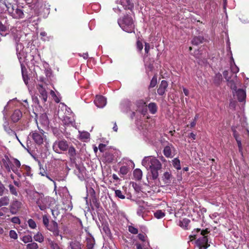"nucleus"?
Segmentation results:
<instances>
[{"label": "nucleus", "instance_id": "18", "mask_svg": "<svg viewBox=\"0 0 249 249\" xmlns=\"http://www.w3.org/2000/svg\"><path fill=\"white\" fill-rule=\"evenodd\" d=\"M118 1L121 3L125 9L132 10L134 7V4L130 0H118Z\"/></svg>", "mask_w": 249, "mask_h": 249}, {"label": "nucleus", "instance_id": "50", "mask_svg": "<svg viewBox=\"0 0 249 249\" xmlns=\"http://www.w3.org/2000/svg\"><path fill=\"white\" fill-rule=\"evenodd\" d=\"M223 74L227 81H230L231 79V76L229 75V72L228 71H224Z\"/></svg>", "mask_w": 249, "mask_h": 249}, {"label": "nucleus", "instance_id": "19", "mask_svg": "<svg viewBox=\"0 0 249 249\" xmlns=\"http://www.w3.org/2000/svg\"><path fill=\"white\" fill-rule=\"evenodd\" d=\"M68 154L71 161H74L76 160V150L74 147L72 145L69 146L68 149Z\"/></svg>", "mask_w": 249, "mask_h": 249}, {"label": "nucleus", "instance_id": "17", "mask_svg": "<svg viewBox=\"0 0 249 249\" xmlns=\"http://www.w3.org/2000/svg\"><path fill=\"white\" fill-rule=\"evenodd\" d=\"M20 161L18 159L14 158L13 164V166H12V171L19 177H20V175L18 173V169L20 168Z\"/></svg>", "mask_w": 249, "mask_h": 249}, {"label": "nucleus", "instance_id": "42", "mask_svg": "<svg viewBox=\"0 0 249 249\" xmlns=\"http://www.w3.org/2000/svg\"><path fill=\"white\" fill-rule=\"evenodd\" d=\"M21 240L24 243H27L32 242L33 241V238L31 235H25L22 237Z\"/></svg>", "mask_w": 249, "mask_h": 249}, {"label": "nucleus", "instance_id": "9", "mask_svg": "<svg viewBox=\"0 0 249 249\" xmlns=\"http://www.w3.org/2000/svg\"><path fill=\"white\" fill-rule=\"evenodd\" d=\"M208 238L207 236H202L199 238L196 241L197 246L199 249H206L210 245L208 243Z\"/></svg>", "mask_w": 249, "mask_h": 249}, {"label": "nucleus", "instance_id": "23", "mask_svg": "<svg viewBox=\"0 0 249 249\" xmlns=\"http://www.w3.org/2000/svg\"><path fill=\"white\" fill-rule=\"evenodd\" d=\"M172 175L170 172H165L162 176V180L165 183H170L171 181Z\"/></svg>", "mask_w": 249, "mask_h": 249}, {"label": "nucleus", "instance_id": "25", "mask_svg": "<svg viewBox=\"0 0 249 249\" xmlns=\"http://www.w3.org/2000/svg\"><path fill=\"white\" fill-rule=\"evenodd\" d=\"M103 158L106 162L111 163L114 160V156L111 153L107 152L105 153Z\"/></svg>", "mask_w": 249, "mask_h": 249}, {"label": "nucleus", "instance_id": "3", "mask_svg": "<svg viewBox=\"0 0 249 249\" xmlns=\"http://www.w3.org/2000/svg\"><path fill=\"white\" fill-rule=\"evenodd\" d=\"M69 146L68 142L65 139L58 140L53 143V149L55 153L60 154L62 152L66 151Z\"/></svg>", "mask_w": 249, "mask_h": 249}, {"label": "nucleus", "instance_id": "41", "mask_svg": "<svg viewBox=\"0 0 249 249\" xmlns=\"http://www.w3.org/2000/svg\"><path fill=\"white\" fill-rule=\"evenodd\" d=\"M8 187L10 190V192L12 195L16 196H18V190L12 184H9Z\"/></svg>", "mask_w": 249, "mask_h": 249}, {"label": "nucleus", "instance_id": "43", "mask_svg": "<svg viewBox=\"0 0 249 249\" xmlns=\"http://www.w3.org/2000/svg\"><path fill=\"white\" fill-rule=\"evenodd\" d=\"M38 246L37 243L31 242L26 245V249H38Z\"/></svg>", "mask_w": 249, "mask_h": 249}, {"label": "nucleus", "instance_id": "14", "mask_svg": "<svg viewBox=\"0 0 249 249\" xmlns=\"http://www.w3.org/2000/svg\"><path fill=\"white\" fill-rule=\"evenodd\" d=\"M29 199L32 201H36L39 199L40 196L42 194V193H39L38 192L35 190H29L27 192Z\"/></svg>", "mask_w": 249, "mask_h": 249}, {"label": "nucleus", "instance_id": "56", "mask_svg": "<svg viewBox=\"0 0 249 249\" xmlns=\"http://www.w3.org/2000/svg\"><path fill=\"white\" fill-rule=\"evenodd\" d=\"M5 190L6 188L4 185L2 183L1 181L0 180V196H3Z\"/></svg>", "mask_w": 249, "mask_h": 249}, {"label": "nucleus", "instance_id": "27", "mask_svg": "<svg viewBox=\"0 0 249 249\" xmlns=\"http://www.w3.org/2000/svg\"><path fill=\"white\" fill-rule=\"evenodd\" d=\"M10 203L9 197L8 196H4L0 198V207L2 206H7Z\"/></svg>", "mask_w": 249, "mask_h": 249}, {"label": "nucleus", "instance_id": "22", "mask_svg": "<svg viewBox=\"0 0 249 249\" xmlns=\"http://www.w3.org/2000/svg\"><path fill=\"white\" fill-rule=\"evenodd\" d=\"M174 148L172 144L166 146L163 149V154L166 158L172 157V149Z\"/></svg>", "mask_w": 249, "mask_h": 249}, {"label": "nucleus", "instance_id": "8", "mask_svg": "<svg viewBox=\"0 0 249 249\" xmlns=\"http://www.w3.org/2000/svg\"><path fill=\"white\" fill-rule=\"evenodd\" d=\"M17 55L18 57V58L20 64V67L21 69V73L22 74H28V71L27 70V69L25 67V66L23 64V61H22V57H24L25 60L27 61L28 59H27V56L26 55H24V52L22 51L21 52H17Z\"/></svg>", "mask_w": 249, "mask_h": 249}, {"label": "nucleus", "instance_id": "16", "mask_svg": "<svg viewBox=\"0 0 249 249\" xmlns=\"http://www.w3.org/2000/svg\"><path fill=\"white\" fill-rule=\"evenodd\" d=\"M2 162L6 172L7 173L11 172V171L12 170V166H10V164H12V162L7 156H5V159H3L2 160Z\"/></svg>", "mask_w": 249, "mask_h": 249}, {"label": "nucleus", "instance_id": "55", "mask_svg": "<svg viewBox=\"0 0 249 249\" xmlns=\"http://www.w3.org/2000/svg\"><path fill=\"white\" fill-rule=\"evenodd\" d=\"M229 82V85L231 87V88L233 90H236V86L232 79H231L230 81H228Z\"/></svg>", "mask_w": 249, "mask_h": 249}, {"label": "nucleus", "instance_id": "33", "mask_svg": "<svg viewBox=\"0 0 249 249\" xmlns=\"http://www.w3.org/2000/svg\"><path fill=\"white\" fill-rule=\"evenodd\" d=\"M34 239L35 241L39 243H42L44 241V236L41 233L38 232L34 236Z\"/></svg>", "mask_w": 249, "mask_h": 249}, {"label": "nucleus", "instance_id": "44", "mask_svg": "<svg viewBox=\"0 0 249 249\" xmlns=\"http://www.w3.org/2000/svg\"><path fill=\"white\" fill-rule=\"evenodd\" d=\"M42 222L44 226L46 227L50 224V221L47 215H43L42 216Z\"/></svg>", "mask_w": 249, "mask_h": 249}, {"label": "nucleus", "instance_id": "63", "mask_svg": "<svg viewBox=\"0 0 249 249\" xmlns=\"http://www.w3.org/2000/svg\"><path fill=\"white\" fill-rule=\"evenodd\" d=\"M137 249H147V248H144V246L142 245L141 244L136 243L135 244Z\"/></svg>", "mask_w": 249, "mask_h": 249}, {"label": "nucleus", "instance_id": "6", "mask_svg": "<svg viewBox=\"0 0 249 249\" xmlns=\"http://www.w3.org/2000/svg\"><path fill=\"white\" fill-rule=\"evenodd\" d=\"M36 200V204L40 210L45 211L48 208V203L49 198L48 197H44L42 194Z\"/></svg>", "mask_w": 249, "mask_h": 249}, {"label": "nucleus", "instance_id": "20", "mask_svg": "<svg viewBox=\"0 0 249 249\" xmlns=\"http://www.w3.org/2000/svg\"><path fill=\"white\" fill-rule=\"evenodd\" d=\"M22 116V112L19 109H16L11 115V120L14 123L18 122Z\"/></svg>", "mask_w": 249, "mask_h": 249}, {"label": "nucleus", "instance_id": "61", "mask_svg": "<svg viewBox=\"0 0 249 249\" xmlns=\"http://www.w3.org/2000/svg\"><path fill=\"white\" fill-rule=\"evenodd\" d=\"M7 30V27L3 24L0 21V31L1 32H5Z\"/></svg>", "mask_w": 249, "mask_h": 249}, {"label": "nucleus", "instance_id": "32", "mask_svg": "<svg viewBox=\"0 0 249 249\" xmlns=\"http://www.w3.org/2000/svg\"><path fill=\"white\" fill-rule=\"evenodd\" d=\"M48 241L51 249H61L58 244L55 241L50 239H48Z\"/></svg>", "mask_w": 249, "mask_h": 249}, {"label": "nucleus", "instance_id": "15", "mask_svg": "<svg viewBox=\"0 0 249 249\" xmlns=\"http://www.w3.org/2000/svg\"><path fill=\"white\" fill-rule=\"evenodd\" d=\"M37 89L40 94L39 97L42 100L43 102L45 103L47 101L48 98L46 90L42 85H38L37 86Z\"/></svg>", "mask_w": 249, "mask_h": 249}, {"label": "nucleus", "instance_id": "13", "mask_svg": "<svg viewBox=\"0 0 249 249\" xmlns=\"http://www.w3.org/2000/svg\"><path fill=\"white\" fill-rule=\"evenodd\" d=\"M94 103L97 107H103L106 105V99L102 95H97L94 100Z\"/></svg>", "mask_w": 249, "mask_h": 249}, {"label": "nucleus", "instance_id": "1", "mask_svg": "<svg viewBox=\"0 0 249 249\" xmlns=\"http://www.w3.org/2000/svg\"><path fill=\"white\" fill-rule=\"evenodd\" d=\"M142 164L150 170L153 180L158 178V172L161 169L162 165L157 159L152 157H145L142 160Z\"/></svg>", "mask_w": 249, "mask_h": 249}, {"label": "nucleus", "instance_id": "52", "mask_svg": "<svg viewBox=\"0 0 249 249\" xmlns=\"http://www.w3.org/2000/svg\"><path fill=\"white\" fill-rule=\"evenodd\" d=\"M239 71V68L235 65H231V72L232 74H236Z\"/></svg>", "mask_w": 249, "mask_h": 249}, {"label": "nucleus", "instance_id": "54", "mask_svg": "<svg viewBox=\"0 0 249 249\" xmlns=\"http://www.w3.org/2000/svg\"><path fill=\"white\" fill-rule=\"evenodd\" d=\"M10 221L14 224H20V220L19 218V217H17V216L12 217V218L10 219Z\"/></svg>", "mask_w": 249, "mask_h": 249}, {"label": "nucleus", "instance_id": "30", "mask_svg": "<svg viewBox=\"0 0 249 249\" xmlns=\"http://www.w3.org/2000/svg\"><path fill=\"white\" fill-rule=\"evenodd\" d=\"M190 223V220L188 218H184L182 221H179V225L185 230L188 229V227Z\"/></svg>", "mask_w": 249, "mask_h": 249}, {"label": "nucleus", "instance_id": "49", "mask_svg": "<svg viewBox=\"0 0 249 249\" xmlns=\"http://www.w3.org/2000/svg\"><path fill=\"white\" fill-rule=\"evenodd\" d=\"M115 194L116 196L121 199H124L125 196L122 194V191L120 190H116L115 191Z\"/></svg>", "mask_w": 249, "mask_h": 249}, {"label": "nucleus", "instance_id": "31", "mask_svg": "<svg viewBox=\"0 0 249 249\" xmlns=\"http://www.w3.org/2000/svg\"><path fill=\"white\" fill-rule=\"evenodd\" d=\"M204 38L201 36H195L192 40V43L195 45H198L203 42Z\"/></svg>", "mask_w": 249, "mask_h": 249}, {"label": "nucleus", "instance_id": "28", "mask_svg": "<svg viewBox=\"0 0 249 249\" xmlns=\"http://www.w3.org/2000/svg\"><path fill=\"white\" fill-rule=\"evenodd\" d=\"M68 249H81V245L78 241H72L70 243Z\"/></svg>", "mask_w": 249, "mask_h": 249}, {"label": "nucleus", "instance_id": "36", "mask_svg": "<svg viewBox=\"0 0 249 249\" xmlns=\"http://www.w3.org/2000/svg\"><path fill=\"white\" fill-rule=\"evenodd\" d=\"M40 173L39 174L42 176H46L49 180L53 181V183H54V189L56 188V183L51 178H50V177L49 176H48L47 175V172L44 169H41V167L40 168Z\"/></svg>", "mask_w": 249, "mask_h": 249}, {"label": "nucleus", "instance_id": "34", "mask_svg": "<svg viewBox=\"0 0 249 249\" xmlns=\"http://www.w3.org/2000/svg\"><path fill=\"white\" fill-rule=\"evenodd\" d=\"M154 216L157 219H160L165 215V213L161 210H158L154 213Z\"/></svg>", "mask_w": 249, "mask_h": 249}, {"label": "nucleus", "instance_id": "10", "mask_svg": "<svg viewBox=\"0 0 249 249\" xmlns=\"http://www.w3.org/2000/svg\"><path fill=\"white\" fill-rule=\"evenodd\" d=\"M21 202L17 200H13L9 207L10 213L12 214H16L21 207Z\"/></svg>", "mask_w": 249, "mask_h": 249}, {"label": "nucleus", "instance_id": "26", "mask_svg": "<svg viewBox=\"0 0 249 249\" xmlns=\"http://www.w3.org/2000/svg\"><path fill=\"white\" fill-rule=\"evenodd\" d=\"M80 135L79 138L80 140L82 141L83 142H87L88 140L89 139L90 137V134L86 131H83L82 132H79Z\"/></svg>", "mask_w": 249, "mask_h": 249}, {"label": "nucleus", "instance_id": "51", "mask_svg": "<svg viewBox=\"0 0 249 249\" xmlns=\"http://www.w3.org/2000/svg\"><path fill=\"white\" fill-rule=\"evenodd\" d=\"M236 142H237V143L238 145L239 152L240 153L241 155L242 156H243V148H242V146L241 141L240 139V140L237 141Z\"/></svg>", "mask_w": 249, "mask_h": 249}, {"label": "nucleus", "instance_id": "24", "mask_svg": "<svg viewBox=\"0 0 249 249\" xmlns=\"http://www.w3.org/2000/svg\"><path fill=\"white\" fill-rule=\"evenodd\" d=\"M146 106L148 107L150 113L155 114L157 113L158 110V106L155 103H150Z\"/></svg>", "mask_w": 249, "mask_h": 249}, {"label": "nucleus", "instance_id": "21", "mask_svg": "<svg viewBox=\"0 0 249 249\" xmlns=\"http://www.w3.org/2000/svg\"><path fill=\"white\" fill-rule=\"evenodd\" d=\"M236 95L238 100L240 102H242L245 100L246 93L244 90L239 89L236 91Z\"/></svg>", "mask_w": 249, "mask_h": 249}, {"label": "nucleus", "instance_id": "64", "mask_svg": "<svg viewBox=\"0 0 249 249\" xmlns=\"http://www.w3.org/2000/svg\"><path fill=\"white\" fill-rule=\"evenodd\" d=\"M106 145L103 143H100L99 145L98 148L99 150L102 152L104 151L105 148L106 147Z\"/></svg>", "mask_w": 249, "mask_h": 249}, {"label": "nucleus", "instance_id": "62", "mask_svg": "<svg viewBox=\"0 0 249 249\" xmlns=\"http://www.w3.org/2000/svg\"><path fill=\"white\" fill-rule=\"evenodd\" d=\"M22 78L24 82L27 85L28 83V80H29V78L28 77V74H22Z\"/></svg>", "mask_w": 249, "mask_h": 249}, {"label": "nucleus", "instance_id": "29", "mask_svg": "<svg viewBox=\"0 0 249 249\" xmlns=\"http://www.w3.org/2000/svg\"><path fill=\"white\" fill-rule=\"evenodd\" d=\"M133 176H134V178L136 180H141L142 179V170L138 168L135 169L133 172Z\"/></svg>", "mask_w": 249, "mask_h": 249}, {"label": "nucleus", "instance_id": "48", "mask_svg": "<svg viewBox=\"0 0 249 249\" xmlns=\"http://www.w3.org/2000/svg\"><path fill=\"white\" fill-rule=\"evenodd\" d=\"M128 231L134 234H136L138 233V230L132 226H129L128 227Z\"/></svg>", "mask_w": 249, "mask_h": 249}, {"label": "nucleus", "instance_id": "46", "mask_svg": "<svg viewBox=\"0 0 249 249\" xmlns=\"http://www.w3.org/2000/svg\"><path fill=\"white\" fill-rule=\"evenodd\" d=\"M28 223L30 228L32 229H35L36 227V224L35 221L32 219H29L28 221Z\"/></svg>", "mask_w": 249, "mask_h": 249}, {"label": "nucleus", "instance_id": "38", "mask_svg": "<svg viewBox=\"0 0 249 249\" xmlns=\"http://www.w3.org/2000/svg\"><path fill=\"white\" fill-rule=\"evenodd\" d=\"M145 208L143 206H139L137 211V213L140 216L143 217V214L145 212Z\"/></svg>", "mask_w": 249, "mask_h": 249}, {"label": "nucleus", "instance_id": "57", "mask_svg": "<svg viewBox=\"0 0 249 249\" xmlns=\"http://www.w3.org/2000/svg\"><path fill=\"white\" fill-rule=\"evenodd\" d=\"M137 48L139 51H142L143 49V45L142 42L138 40L137 41Z\"/></svg>", "mask_w": 249, "mask_h": 249}, {"label": "nucleus", "instance_id": "47", "mask_svg": "<svg viewBox=\"0 0 249 249\" xmlns=\"http://www.w3.org/2000/svg\"><path fill=\"white\" fill-rule=\"evenodd\" d=\"M64 121L65 122V124H71V125L73 124V121L72 119H71L70 117L66 116L64 118Z\"/></svg>", "mask_w": 249, "mask_h": 249}, {"label": "nucleus", "instance_id": "59", "mask_svg": "<svg viewBox=\"0 0 249 249\" xmlns=\"http://www.w3.org/2000/svg\"><path fill=\"white\" fill-rule=\"evenodd\" d=\"M233 136L235 138L236 141L240 140L239 135L235 130H233Z\"/></svg>", "mask_w": 249, "mask_h": 249}, {"label": "nucleus", "instance_id": "39", "mask_svg": "<svg viewBox=\"0 0 249 249\" xmlns=\"http://www.w3.org/2000/svg\"><path fill=\"white\" fill-rule=\"evenodd\" d=\"M157 84V76L156 75H154L151 80L150 85L148 87L149 89L155 87Z\"/></svg>", "mask_w": 249, "mask_h": 249}, {"label": "nucleus", "instance_id": "5", "mask_svg": "<svg viewBox=\"0 0 249 249\" xmlns=\"http://www.w3.org/2000/svg\"><path fill=\"white\" fill-rule=\"evenodd\" d=\"M46 228L51 232H52L53 235L55 236H60L61 239H62L63 236L60 234V230L57 223L54 220L50 221V224L46 227Z\"/></svg>", "mask_w": 249, "mask_h": 249}, {"label": "nucleus", "instance_id": "40", "mask_svg": "<svg viewBox=\"0 0 249 249\" xmlns=\"http://www.w3.org/2000/svg\"><path fill=\"white\" fill-rule=\"evenodd\" d=\"M201 231L200 234L202 235V236H206V234L209 233V231H208V229H206L205 230H203L201 231L200 229L197 228L196 229H195L192 232H199Z\"/></svg>", "mask_w": 249, "mask_h": 249}, {"label": "nucleus", "instance_id": "4", "mask_svg": "<svg viewBox=\"0 0 249 249\" xmlns=\"http://www.w3.org/2000/svg\"><path fill=\"white\" fill-rule=\"evenodd\" d=\"M6 6L8 13L13 18L20 19L23 18L24 17V14L22 10L18 8L15 9L14 6L11 4H9Z\"/></svg>", "mask_w": 249, "mask_h": 249}, {"label": "nucleus", "instance_id": "37", "mask_svg": "<svg viewBox=\"0 0 249 249\" xmlns=\"http://www.w3.org/2000/svg\"><path fill=\"white\" fill-rule=\"evenodd\" d=\"M173 165L174 168L177 170H180L181 169L180 160L178 158H175L173 160Z\"/></svg>", "mask_w": 249, "mask_h": 249}, {"label": "nucleus", "instance_id": "2", "mask_svg": "<svg viewBox=\"0 0 249 249\" xmlns=\"http://www.w3.org/2000/svg\"><path fill=\"white\" fill-rule=\"evenodd\" d=\"M120 27L125 32L128 33L134 32L135 25L132 18L128 15H125L122 18L118 21Z\"/></svg>", "mask_w": 249, "mask_h": 249}, {"label": "nucleus", "instance_id": "60", "mask_svg": "<svg viewBox=\"0 0 249 249\" xmlns=\"http://www.w3.org/2000/svg\"><path fill=\"white\" fill-rule=\"evenodd\" d=\"M154 69V66L152 64L150 63L148 65L146 66V71H152Z\"/></svg>", "mask_w": 249, "mask_h": 249}, {"label": "nucleus", "instance_id": "45", "mask_svg": "<svg viewBox=\"0 0 249 249\" xmlns=\"http://www.w3.org/2000/svg\"><path fill=\"white\" fill-rule=\"evenodd\" d=\"M128 171L129 168L126 166H122L120 169V173L123 175H126Z\"/></svg>", "mask_w": 249, "mask_h": 249}, {"label": "nucleus", "instance_id": "58", "mask_svg": "<svg viewBox=\"0 0 249 249\" xmlns=\"http://www.w3.org/2000/svg\"><path fill=\"white\" fill-rule=\"evenodd\" d=\"M150 44L148 43L145 42V48H144V51L145 53L147 54V56H148V54L149 53V51L150 50Z\"/></svg>", "mask_w": 249, "mask_h": 249}, {"label": "nucleus", "instance_id": "11", "mask_svg": "<svg viewBox=\"0 0 249 249\" xmlns=\"http://www.w3.org/2000/svg\"><path fill=\"white\" fill-rule=\"evenodd\" d=\"M168 86V82L166 80H162L157 89V93L160 96H163L167 91Z\"/></svg>", "mask_w": 249, "mask_h": 249}, {"label": "nucleus", "instance_id": "12", "mask_svg": "<svg viewBox=\"0 0 249 249\" xmlns=\"http://www.w3.org/2000/svg\"><path fill=\"white\" fill-rule=\"evenodd\" d=\"M92 192H93V194L91 195V204H90L91 209L92 210H94V208L93 207H94L96 210H99V209L101 207L100 203L98 199L95 196V191L93 189H92Z\"/></svg>", "mask_w": 249, "mask_h": 249}, {"label": "nucleus", "instance_id": "7", "mask_svg": "<svg viewBox=\"0 0 249 249\" xmlns=\"http://www.w3.org/2000/svg\"><path fill=\"white\" fill-rule=\"evenodd\" d=\"M30 136L32 138L35 142L38 145H41L43 143L44 139L45 137L43 133L36 131L31 133Z\"/></svg>", "mask_w": 249, "mask_h": 249}, {"label": "nucleus", "instance_id": "35", "mask_svg": "<svg viewBox=\"0 0 249 249\" xmlns=\"http://www.w3.org/2000/svg\"><path fill=\"white\" fill-rule=\"evenodd\" d=\"M87 247L89 249H92L94 246V241L93 238H88L86 239Z\"/></svg>", "mask_w": 249, "mask_h": 249}, {"label": "nucleus", "instance_id": "53", "mask_svg": "<svg viewBox=\"0 0 249 249\" xmlns=\"http://www.w3.org/2000/svg\"><path fill=\"white\" fill-rule=\"evenodd\" d=\"M9 236L10 238L14 239H17L18 238V234L14 230H11L10 231Z\"/></svg>", "mask_w": 249, "mask_h": 249}]
</instances>
